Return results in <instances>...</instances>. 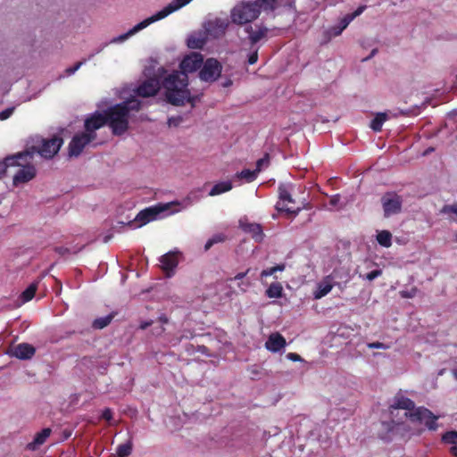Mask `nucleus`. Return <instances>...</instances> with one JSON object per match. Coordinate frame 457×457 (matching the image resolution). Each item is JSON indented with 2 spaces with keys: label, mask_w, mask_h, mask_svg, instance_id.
Here are the masks:
<instances>
[{
  "label": "nucleus",
  "mask_w": 457,
  "mask_h": 457,
  "mask_svg": "<svg viewBox=\"0 0 457 457\" xmlns=\"http://www.w3.org/2000/svg\"><path fill=\"white\" fill-rule=\"evenodd\" d=\"M203 63V55L200 53H192L182 60L180 63L181 72L175 71L164 79L162 85L165 88V96L168 103L176 106L189 103L192 107H195L200 97L199 96H191L187 89L188 77L187 73L197 71Z\"/></svg>",
  "instance_id": "obj_1"
},
{
  "label": "nucleus",
  "mask_w": 457,
  "mask_h": 457,
  "mask_svg": "<svg viewBox=\"0 0 457 457\" xmlns=\"http://www.w3.org/2000/svg\"><path fill=\"white\" fill-rule=\"evenodd\" d=\"M141 102L134 97L116 104L104 111L107 125L115 136L123 135L129 129V118L131 111L138 112Z\"/></svg>",
  "instance_id": "obj_2"
},
{
  "label": "nucleus",
  "mask_w": 457,
  "mask_h": 457,
  "mask_svg": "<svg viewBox=\"0 0 457 457\" xmlns=\"http://www.w3.org/2000/svg\"><path fill=\"white\" fill-rule=\"evenodd\" d=\"M261 12L254 1L242 0L231 9L230 19L234 24L245 25L258 19Z\"/></svg>",
  "instance_id": "obj_3"
},
{
  "label": "nucleus",
  "mask_w": 457,
  "mask_h": 457,
  "mask_svg": "<svg viewBox=\"0 0 457 457\" xmlns=\"http://www.w3.org/2000/svg\"><path fill=\"white\" fill-rule=\"evenodd\" d=\"M192 0H172L171 3H170L167 6H165L162 10L159 11L153 16L142 21L141 22L137 23L136 26H134L131 29H129L127 33L120 36V40H125L129 37L134 35L135 33L138 32L139 30L146 28L151 23L160 21L162 19H164L169 14L172 13L173 12L182 8L183 6L189 4Z\"/></svg>",
  "instance_id": "obj_4"
},
{
  "label": "nucleus",
  "mask_w": 457,
  "mask_h": 457,
  "mask_svg": "<svg viewBox=\"0 0 457 457\" xmlns=\"http://www.w3.org/2000/svg\"><path fill=\"white\" fill-rule=\"evenodd\" d=\"M404 418H409L412 422L424 423L429 430L437 428V416H435L431 411L425 407H419L412 412H404Z\"/></svg>",
  "instance_id": "obj_5"
},
{
  "label": "nucleus",
  "mask_w": 457,
  "mask_h": 457,
  "mask_svg": "<svg viewBox=\"0 0 457 457\" xmlns=\"http://www.w3.org/2000/svg\"><path fill=\"white\" fill-rule=\"evenodd\" d=\"M381 204L384 211V217L388 218L401 212L403 198L395 192H386L381 197Z\"/></svg>",
  "instance_id": "obj_6"
},
{
  "label": "nucleus",
  "mask_w": 457,
  "mask_h": 457,
  "mask_svg": "<svg viewBox=\"0 0 457 457\" xmlns=\"http://www.w3.org/2000/svg\"><path fill=\"white\" fill-rule=\"evenodd\" d=\"M222 65L214 58H208L203 63V67L199 72L201 80L205 82H214L220 76Z\"/></svg>",
  "instance_id": "obj_7"
},
{
  "label": "nucleus",
  "mask_w": 457,
  "mask_h": 457,
  "mask_svg": "<svg viewBox=\"0 0 457 457\" xmlns=\"http://www.w3.org/2000/svg\"><path fill=\"white\" fill-rule=\"evenodd\" d=\"M62 144L63 139L61 137L54 136L52 138L43 139L37 152L46 159H52L59 152Z\"/></svg>",
  "instance_id": "obj_8"
},
{
  "label": "nucleus",
  "mask_w": 457,
  "mask_h": 457,
  "mask_svg": "<svg viewBox=\"0 0 457 457\" xmlns=\"http://www.w3.org/2000/svg\"><path fill=\"white\" fill-rule=\"evenodd\" d=\"M94 139V136L81 132L76 134L69 144V155L71 157L79 156L86 145H87Z\"/></svg>",
  "instance_id": "obj_9"
},
{
  "label": "nucleus",
  "mask_w": 457,
  "mask_h": 457,
  "mask_svg": "<svg viewBox=\"0 0 457 457\" xmlns=\"http://www.w3.org/2000/svg\"><path fill=\"white\" fill-rule=\"evenodd\" d=\"M278 202L276 204V209L278 212H286L287 213H292L296 215L300 212V208L297 207L294 209L291 206H288V204H295L294 199L291 196L290 192L288 191L287 186L280 185L278 187Z\"/></svg>",
  "instance_id": "obj_10"
},
{
  "label": "nucleus",
  "mask_w": 457,
  "mask_h": 457,
  "mask_svg": "<svg viewBox=\"0 0 457 457\" xmlns=\"http://www.w3.org/2000/svg\"><path fill=\"white\" fill-rule=\"evenodd\" d=\"M107 125L105 115L104 112H95L93 114L88 116L84 122V128L87 134L94 136V139L96 138V131L104 126Z\"/></svg>",
  "instance_id": "obj_11"
},
{
  "label": "nucleus",
  "mask_w": 457,
  "mask_h": 457,
  "mask_svg": "<svg viewBox=\"0 0 457 457\" xmlns=\"http://www.w3.org/2000/svg\"><path fill=\"white\" fill-rule=\"evenodd\" d=\"M21 160H17L14 166L20 167L18 171L13 176V184L15 186L21 183H26L31 180L36 176V169L31 164H22ZM24 162V159L22 160Z\"/></svg>",
  "instance_id": "obj_12"
},
{
  "label": "nucleus",
  "mask_w": 457,
  "mask_h": 457,
  "mask_svg": "<svg viewBox=\"0 0 457 457\" xmlns=\"http://www.w3.org/2000/svg\"><path fill=\"white\" fill-rule=\"evenodd\" d=\"M228 24L229 22L227 19L216 18L214 20L208 21L205 23L204 28L209 36L213 38H220L225 35Z\"/></svg>",
  "instance_id": "obj_13"
},
{
  "label": "nucleus",
  "mask_w": 457,
  "mask_h": 457,
  "mask_svg": "<svg viewBox=\"0 0 457 457\" xmlns=\"http://www.w3.org/2000/svg\"><path fill=\"white\" fill-rule=\"evenodd\" d=\"M161 84L157 78H150L141 83L136 89L135 93L137 96L141 97H150L155 96Z\"/></svg>",
  "instance_id": "obj_14"
},
{
  "label": "nucleus",
  "mask_w": 457,
  "mask_h": 457,
  "mask_svg": "<svg viewBox=\"0 0 457 457\" xmlns=\"http://www.w3.org/2000/svg\"><path fill=\"white\" fill-rule=\"evenodd\" d=\"M8 353L20 360H29L36 353V348L28 343H21L10 347Z\"/></svg>",
  "instance_id": "obj_15"
},
{
  "label": "nucleus",
  "mask_w": 457,
  "mask_h": 457,
  "mask_svg": "<svg viewBox=\"0 0 457 457\" xmlns=\"http://www.w3.org/2000/svg\"><path fill=\"white\" fill-rule=\"evenodd\" d=\"M415 403L412 400L402 395H395L394 402L389 406L391 416H395V411L398 410H404L405 412H412L415 410Z\"/></svg>",
  "instance_id": "obj_16"
},
{
  "label": "nucleus",
  "mask_w": 457,
  "mask_h": 457,
  "mask_svg": "<svg viewBox=\"0 0 457 457\" xmlns=\"http://www.w3.org/2000/svg\"><path fill=\"white\" fill-rule=\"evenodd\" d=\"M245 30L248 34V40L252 46L266 38L269 32V29L262 25H256L255 28L247 26Z\"/></svg>",
  "instance_id": "obj_17"
},
{
  "label": "nucleus",
  "mask_w": 457,
  "mask_h": 457,
  "mask_svg": "<svg viewBox=\"0 0 457 457\" xmlns=\"http://www.w3.org/2000/svg\"><path fill=\"white\" fill-rule=\"evenodd\" d=\"M164 210H166V207L162 206L145 208L137 213L135 220L140 222V226L145 225L155 220L157 215Z\"/></svg>",
  "instance_id": "obj_18"
},
{
  "label": "nucleus",
  "mask_w": 457,
  "mask_h": 457,
  "mask_svg": "<svg viewBox=\"0 0 457 457\" xmlns=\"http://www.w3.org/2000/svg\"><path fill=\"white\" fill-rule=\"evenodd\" d=\"M31 158L32 154L28 151L6 157L4 161L0 162V178L6 172L9 167L14 166L17 160L24 159V162L27 163L28 159Z\"/></svg>",
  "instance_id": "obj_19"
},
{
  "label": "nucleus",
  "mask_w": 457,
  "mask_h": 457,
  "mask_svg": "<svg viewBox=\"0 0 457 457\" xmlns=\"http://www.w3.org/2000/svg\"><path fill=\"white\" fill-rule=\"evenodd\" d=\"M286 345V339L282 335L279 333H273L266 341L265 347L272 353H278L284 348Z\"/></svg>",
  "instance_id": "obj_20"
},
{
  "label": "nucleus",
  "mask_w": 457,
  "mask_h": 457,
  "mask_svg": "<svg viewBox=\"0 0 457 457\" xmlns=\"http://www.w3.org/2000/svg\"><path fill=\"white\" fill-rule=\"evenodd\" d=\"M51 433L52 429L50 428H43L35 435L33 441L26 445V449L29 451H36L40 445L46 443Z\"/></svg>",
  "instance_id": "obj_21"
},
{
  "label": "nucleus",
  "mask_w": 457,
  "mask_h": 457,
  "mask_svg": "<svg viewBox=\"0 0 457 457\" xmlns=\"http://www.w3.org/2000/svg\"><path fill=\"white\" fill-rule=\"evenodd\" d=\"M241 228L245 232L252 235V237L256 242L262 241L264 237V234L262 231V228L260 224L257 223H241Z\"/></svg>",
  "instance_id": "obj_22"
},
{
  "label": "nucleus",
  "mask_w": 457,
  "mask_h": 457,
  "mask_svg": "<svg viewBox=\"0 0 457 457\" xmlns=\"http://www.w3.org/2000/svg\"><path fill=\"white\" fill-rule=\"evenodd\" d=\"M333 288L331 277L327 276L322 281L318 283L316 290L313 292L314 299H320L327 295Z\"/></svg>",
  "instance_id": "obj_23"
},
{
  "label": "nucleus",
  "mask_w": 457,
  "mask_h": 457,
  "mask_svg": "<svg viewBox=\"0 0 457 457\" xmlns=\"http://www.w3.org/2000/svg\"><path fill=\"white\" fill-rule=\"evenodd\" d=\"M160 262L164 270H171L177 267L179 261L178 256L174 253H168L161 257Z\"/></svg>",
  "instance_id": "obj_24"
},
{
  "label": "nucleus",
  "mask_w": 457,
  "mask_h": 457,
  "mask_svg": "<svg viewBox=\"0 0 457 457\" xmlns=\"http://www.w3.org/2000/svg\"><path fill=\"white\" fill-rule=\"evenodd\" d=\"M254 3L259 5L261 12H274L281 5V0H255Z\"/></svg>",
  "instance_id": "obj_25"
},
{
  "label": "nucleus",
  "mask_w": 457,
  "mask_h": 457,
  "mask_svg": "<svg viewBox=\"0 0 457 457\" xmlns=\"http://www.w3.org/2000/svg\"><path fill=\"white\" fill-rule=\"evenodd\" d=\"M231 189H232V183L230 181H223V182L215 184L212 187V188L211 189L209 195L212 196L218 195L222 193L228 192Z\"/></svg>",
  "instance_id": "obj_26"
},
{
  "label": "nucleus",
  "mask_w": 457,
  "mask_h": 457,
  "mask_svg": "<svg viewBox=\"0 0 457 457\" xmlns=\"http://www.w3.org/2000/svg\"><path fill=\"white\" fill-rule=\"evenodd\" d=\"M378 243L383 247H390L392 245V234L388 230H381L377 235Z\"/></svg>",
  "instance_id": "obj_27"
},
{
  "label": "nucleus",
  "mask_w": 457,
  "mask_h": 457,
  "mask_svg": "<svg viewBox=\"0 0 457 457\" xmlns=\"http://www.w3.org/2000/svg\"><path fill=\"white\" fill-rule=\"evenodd\" d=\"M283 287L280 283H271L266 290V295L269 298H279L282 296Z\"/></svg>",
  "instance_id": "obj_28"
},
{
  "label": "nucleus",
  "mask_w": 457,
  "mask_h": 457,
  "mask_svg": "<svg viewBox=\"0 0 457 457\" xmlns=\"http://www.w3.org/2000/svg\"><path fill=\"white\" fill-rule=\"evenodd\" d=\"M257 174L258 172L255 170H251L248 169H245L240 172H237L234 176V179L239 180L245 179L246 182H252L256 179Z\"/></svg>",
  "instance_id": "obj_29"
},
{
  "label": "nucleus",
  "mask_w": 457,
  "mask_h": 457,
  "mask_svg": "<svg viewBox=\"0 0 457 457\" xmlns=\"http://www.w3.org/2000/svg\"><path fill=\"white\" fill-rule=\"evenodd\" d=\"M440 212L448 215L450 220L457 221V202L444 205Z\"/></svg>",
  "instance_id": "obj_30"
},
{
  "label": "nucleus",
  "mask_w": 457,
  "mask_h": 457,
  "mask_svg": "<svg viewBox=\"0 0 457 457\" xmlns=\"http://www.w3.org/2000/svg\"><path fill=\"white\" fill-rule=\"evenodd\" d=\"M387 115L385 112H378L375 118L371 120L370 128L375 131L378 132L381 130L383 123L386 120Z\"/></svg>",
  "instance_id": "obj_31"
},
{
  "label": "nucleus",
  "mask_w": 457,
  "mask_h": 457,
  "mask_svg": "<svg viewBox=\"0 0 457 457\" xmlns=\"http://www.w3.org/2000/svg\"><path fill=\"white\" fill-rule=\"evenodd\" d=\"M37 289V283H31L21 295V301L27 303L33 299Z\"/></svg>",
  "instance_id": "obj_32"
},
{
  "label": "nucleus",
  "mask_w": 457,
  "mask_h": 457,
  "mask_svg": "<svg viewBox=\"0 0 457 457\" xmlns=\"http://www.w3.org/2000/svg\"><path fill=\"white\" fill-rule=\"evenodd\" d=\"M113 318H114L113 314H108L104 317L97 318L93 321L92 327L96 329H102V328L107 327L111 323V321L112 320Z\"/></svg>",
  "instance_id": "obj_33"
},
{
  "label": "nucleus",
  "mask_w": 457,
  "mask_h": 457,
  "mask_svg": "<svg viewBox=\"0 0 457 457\" xmlns=\"http://www.w3.org/2000/svg\"><path fill=\"white\" fill-rule=\"evenodd\" d=\"M227 239L226 235L222 233L213 235L204 245V251L207 252L212 248V245L218 243H223Z\"/></svg>",
  "instance_id": "obj_34"
},
{
  "label": "nucleus",
  "mask_w": 457,
  "mask_h": 457,
  "mask_svg": "<svg viewBox=\"0 0 457 457\" xmlns=\"http://www.w3.org/2000/svg\"><path fill=\"white\" fill-rule=\"evenodd\" d=\"M132 452V443L130 441L119 445L116 449V454L118 457H128Z\"/></svg>",
  "instance_id": "obj_35"
},
{
  "label": "nucleus",
  "mask_w": 457,
  "mask_h": 457,
  "mask_svg": "<svg viewBox=\"0 0 457 457\" xmlns=\"http://www.w3.org/2000/svg\"><path fill=\"white\" fill-rule=\"evenodd\" d=\"M442 441L445 444H450L453 445H457V431H448L445 432L442 436Z\"/></svg>",
  "instance_id": "obj_36"
},
{
  "label": "nucleus",
  "mask_w": 457,
  "mask_h": 457,
  "mask_svg": "<svg viewBox=\"0 0 457 457\" xmlns=\"http://www.w3.org/2000/svg\"><path fill=\"white\" fill-rule=\"evenodd\" d=\"M204 44L205 40L203 38L190 37L187 40V46L192 49H202Z\"/></svg>",
  "instance_id": "obj_37"
},
{
  "label": "nucleus",
  "mask_w": 457,
  "mask_h": 457,
  "mask_svg": "<svg viewBox=\"0 0 457 457\" xmlns=\"http://www.w3.org/2000/svg\"><path fill=\"white\" fill-rule=\"evenodd\" d=\"M417 293L418 288L416 287H412L411 288L407 290H401L399 292V295H401L402 298L409 299L415 297Z\"/></svg>",
  "instance_id": "obj_38"
},
{
  "label": "nucleus",
  "mask_w": 457,
  "mask_h": 457,
  "mask_svg": "<svg viewBox=\"0 0 457 457\" xmlns=\"http://www.w3.org/2000/svg\"><path fill=\"white\" fill-rule=\"evenodd\" d=\"M270 163V155L265 154L264 156L256 162L255 170L259 173L264 166H268Z\"/></svg>",
  "instance_id": "obj_39"
},
{
  "label": "nucleus",
  "mask_w": 457,
  "mask_h": 457,
  "mask_svg": "<svg viewBox=\"0 0 457 457\" xmlns=\"http://www.w3.org/2000/svg\"><path fill=\"white\" fill-rule=\"evenodd\" d=\"M367 346L370 348V349H388L389 348V345H385L384 343H380V342H372V343H369L367 345Z\"/></svg>",
  "instance_id": "obj_40"
},
{
  "label": "nucleus",
  "mask_w": 457,
  "mask_h": 457,
  "mask_svg": "<svg viewBox=\"0 0 457 457\" xmlns=\"http://www.w3.org/2000/svg\"><path fill=\"white\" fill-rule=\"evenodd\" d=\"M381 274H382L381 270H373L370 272L367 273L365 278L369 281H371V280L377 278L378 277H379Z\"/></svg>",
  "instance_id": "obj_41"
},
{
  "label": "nucleus",
  "mask_w": 457,
  "mask_h": 457,
  "mask_svg": "<svg viewBox=\"0 0 457 457\" xmlns=\"http://www.w3.org/2000/svg\"><path fill=\"white\" fill-rule=\"evenodd\" d=\"M85 62H86V60H83V61L78 62L77 63H75V65H74V66H72V67H70V68L66 69V72H67L69 75L73 74V73H74L75 71H77L80 68V66H81L82 64H84Z\"/></svg>",
  "instance_id": "obj_42"
},
{
  "label": "nucleus",
  "mask_w": 457,
  "mask_h": 457,
  "mask_svg": "<svg viewBox=\"0 0 457 457\" xmlns=\"http://www.w3.org/2000/svg\"><path fill=\"white\" fill-rule=\"evenodd\" d=\"M353 21V17H351L349 14L345 16L343 19H341L340 22H339V26L343 29V30L347 28V26L349 25V23Z\"/></svg>",
  "instance_id": "obj_43"
},
{
  "label": "nucleus",
  "mask_w": 457,
  "mask_h": 457,
  "mask_svg": "<svg viewBox=\"0 0 457 457\" xmlns=\"http://www.w3.org/2000/svg\"><path fill=\"white\" fill-rule=\"evenodd\" d=\"M343 32V29L339 26H333L329 29V34L333 37H337Z\"/></svg>",
  "instance_id": "obj_44"
},
{
  "label": "nucleus",
  "mask_w": 457,
  "mask_h": 457,
  "mask_svg": "<svg viewBox=\"0 0 457 457\" xmlns=\"http://www.w3.org/2000/svg\"><path fill=\"white\" fill-rule=\"evenodd\" d=\"M258 61V49H255L252 54L248 56V63L253 65L256 63Z\"/></svg>",
  "instance_id": "obj_45"
},
{
  "label": "nucleus",
  "mask_w": 457,
  "mask_h": 457,
  "mask_svg": "<svg viewBox=\"0 0 457 457\" xmlns=\"http://www.w3.org/2000/svg\"><path fill=\"white\" fill-rule=\"evenodd\" d=\"M102 418L107 421H110L112 419V411L111 409H104L102 412Z\"/></svg>",
  "instance_id": "obj_46"
},
{
  "label": "nucleus",
  "mask_w": 457,
  "mask_h": 457,
  "mask_svg": "<svg viewBox=\"0 0 457 457\" xmlns=\"http://www.w3.org/2000/svg\"><path fill=\"white\" fill-rule=\"evenodd\" d=\"M12 111H13L12 108H8V109H5L4 111L1 112H0V120H4L8 119L11 116V114L12 113Z\"/></svg>",
  "instance_id": "obj_47"
},
{
  "label": "nucleus",
  "mask_w": 457,
  "mask_h": 457,
  "mask_svg": "<svg viewBox=\"0 0 457 457\" xmlns=\"http://www.w3.org/2000/svg\"><path fill=\"white\" fill-rule=\"evenodd\" d=\"M366 9L365 5L359 6L353 13L349 14L351 17H353V20L361 14L363 11Z\"/></svg>",
  "instance_id": "obj_48"
},
{
  "label": "nucleus",
  "mask_w": 457,
  "mask_h": 457,
  "mask_svg": "<svg viewBox=\"0 0 457 457\" xmlns=\"http://www.w3.org/2000/svg\"><path fill=\"white\" fill-rule=\"evenodd\" d=\"M182 121V119L180 117H171L169 119L168 123L170 126H179L180 122Z\"/></svg>",
  "instance_id": "obj_49"
},
{
  "label": "nucleus",
  "mask_w": 457,
  "mask_h": 457,
  "mask_svg": "<svg viewBox=\"0 0 457 457\" xmlns=\"http://www.w3.org/2000/svg\"><path fill=\"white\" fill-rule=\"evenodd\" d=\"M287 359L293 361H302V358L299 354L295 353H287Z\"/></svg>",
  "instance_id": "obj_50"
},
{
  "label": "nucleus",
  "mask_w": 457,
  "mask_h": 457,
  "mask_svg": "<svg viewBox=\"0 0 457 457\" xmlns=\"http://www.w3.org/2000/svg\"><path fill=\"white\" fill-rule=\"evenodd\" d=\"M249 269L246 270L245 272H239L237 273L234 278H230L229 280H243V278L248 274Z\"/></svg>",
  "instance_id": "obj_51"
},
{
  "label": "nucleus",
  "mask_w": 457,
  "mask_h": 457,
  "mask_svg": "<svg viewBox=\"0 0 457 457\" xmlns=\"http://www.w3.org/2000/svg\"><path fill=\"white\" fill-rule=\"evenodd\" d=\"M340 201V195H333L330 200H329V204L330 205L332 206H336L337 205V204L339 203Z\"/></svg>",
  "instance_id": "obj_52"
},
{
  "label": "nucleus",
  "mask_w": 457,
  "mask_h": 457,
  "mask_svg": "<svg viewBox=\"0 0 457 457\" xmlns=\"http://www.w3.org/2000/svg\"><path fill=\"white\" fill-rule=\"evenodd\" d=\"M55 252L61 255H64V254L70 253V250L67 247L59 246V247L55 248Z\"/></svg>",
  "instance_id": "obj_53"
},
{
  "label": "nucleus",
  "mask_w": 457,
  "mask_h": 457,
  "mask_svg": "<svg viewBox=\"0 0 457 457\" xmlns=\"http://www.w3.org/2000/svg\"><path fill=\"white\" fill-rule=\"evenodd\" d=\"M270 270H272L273 273H275L277 271H282L285 270V264H278V265L270 267Z\"/></svg>",
  "instance_id": "obj_54"
},
{
  "label": "nucleus",
  "mask_w": 457,
  "mask_h": 457,
  "mask_svg": "<svg viewBox=\"0 0 457 457\" xmlns=\"http://www.w3.org/2000/svg\"><path fill=\"white\" fill-rule=\"evenodd\" d=\"M274 273L272 272V270L270 269H267V270H264L262 271V277H268V276H271L273 275Z\"/></svg>",
  "instance_id": "obj_55"
},
{
  "label": "nucleus",
  "mask_w": 457,
  "mask_h": 457,
  "mask_svg": "<svg viewBox=\"0 0 457 457\" xmlns=\"http://www.w3.org/2000/svg\"><path fill=\"white\" fill-rule=\"evenodd\" d=\"M242 285L244 287L241 286V284L239 283L238 284V287L243 290V291H245L247 287H250V282L249 281H245V282H242Z\"/></svg>",
  "instance_id": "obj_56"
},
{
  "label": "nucleus",
  "mask_w": 457,
  "mask_h": 457,
  "mask_svg": "<svg viewBox=\"0 0 457 457\" xmlns=\"http://www.w3.org/2000/svg\"><path fill=\"white\" fill-rule=\"evenodd\" d=\"M153 324V321H145L140 325L141 329H145Z\"/></svg>",
  "instance_id": "obj_57"
},
{
  "label": "nucleus",
  "mask_w": 457,
  "mask_h": 457,
  "mask_svg": "<svg viewBox=\"0 0 457 457\" xmlns=\"http://www.w3.org/2000/svg\"><path fill=\"white\" fill-rule=\"evenodd\" d=\"M450 453H451L454 457H457V445H453V446L450 448Z\"/></svg>",
  "instance_id": "obj_58"
},
{
  "label": "nucleus",
  "mask_w": 457,
  "mask_h": 457,
  "mask_svg": "<svg viewBox=\"0 0 457 457\" xmlns=\"http://www.w3.org/2000/svg\"><path fill=\"white\" fill-rule=\"evenodd\" d=\"M159 320L162 323V324H166L169 322V320L168 318L165 316V315H162L159 317Z\"/></svg>",
  "instance_id": "obj_59"
},
{
  "label": "nucleus",
  "mask_w": 457,
  "mask_h": 457,
  "mask_svg": "<svg viewBox=\"0 0 457 457\" xmlns=\"http://www.w3.org/2000/svg\"><path fill=\"white\" fill-rule=\"evenodd\" d=\"M232 85V80L230 79H228L224 84H223V87H229Z\"/></svg>",
  "instance_id": "obj_60"
},
{
  "label": "nucleus",
  "mask_w": 457,
  "mask_h": 457,
  "mask_svg": "<svg viewBox=\"0 0 457 457\" xmlns=\"http://www.w3.org/2000/svg\"><path fill=\"white\" fill-rule=\"evenodd\" d=\"M453 377L457 379V369L453 371Z\"/></svg>",
  "instance_id": "obj_61"
},
{
  "label": "nucleus",
  "mask_w": 457,
  "mask_h": 457,
  "mask_svg": "<svg viewBox=\"0 0 457 457\" xmlns=\"http://www.w3.org/2000/svg\"><path fill=\"white\" fill-rule=\"evenodd\" d=\"M375 52H377V50H372L371 55H373L375 54Z\"/></svg>",
  "instance_id": "obj_62"
},
{
  "label": "nucleus",
  "mask_w": 457,
  "mask_h": 457,
  "mask_svg": "<svg viewBox=\"0 0 457 457\" xmlns=\"http://www.w3.org/2000/svg\"><path fill=\"white\" fill-rule=\"evenodd\" d=\"M456 240H457V234H456Z\"/></svg>",
  "instance_id": "obj_63"
}]
</instances>
